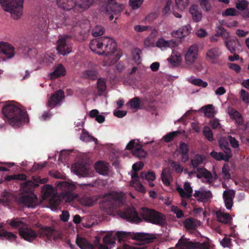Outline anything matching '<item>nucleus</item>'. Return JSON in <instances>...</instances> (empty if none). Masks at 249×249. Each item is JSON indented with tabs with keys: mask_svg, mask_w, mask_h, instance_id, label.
<instances>
[{
	"mask_svg": "<svg viewBox=\"0 0 249 249\" xmlns=\"http://www.w3.org/2000/svg\"><path fill=\"white\" fill-rule=\"evenodd\" d=\"M106 199L108 200L110 209L123 208V210L120 209L118 211V213L121 218L126 219L128 222L138 224L144 221L161 226L166 224L165 215L155 209L146 207H142L138 213L134 207L125 204V197L122 192L110 193Z\"/></svg>",
	"mask_w": 249,
	"mask_h": 249,
	"instance_id": "f257e3e1",
	"label": "nucleus"
},
{
	"mask_svg": "<svg viewBox=\"0 0 249 249\" xmlns=\"http://www.w3.org/2000/svg\"><path fill=\"white\" fill-rule=\"evenodd\" d=\"M90 50L95 53L104 55L105 65L110 66L116 63L121 57V55L117 53V44L115 40L107 36H102L92 39L89 43Z\"/></svg>",
	"mask_w": 249,
	"mask_h": 249,
	"instance_id": "f03ea898",
	"label": "nucleus"
},
{
	"mask_svg": "<svg viewBox=\"0 0 249 249\" xmlns=\"http://www.w3.org/2000/svg\"><path fill=\"white\" fill-rule=\"evenodd\" d=\"M3 119L14 127H18L29 122L27 112L13 104H5L2 108Z\"/></svg>",
	"mask_w": 249,
	"mask_h": 249,
	"instance_id": "7ed1b4c3",
	"label": "nucleus"
},
{
	"mask_svg": "<svg viewBox=\"0 0 249 249\" xmlns=\"http://www.w3.org/2000/svg\"><path fill=\"white\" fill-rule=\"evenodd\" d=\"M131 237L132 239L136 240L145 241L151 242L154 239L153 235L145 233H133L125 231L117 232L110 231L108 233L103 239L104 243L108 246H112L116 243V241H119L127 240Z\"/></svg>",
	"mask_w": 249,
	"mask_h": 249,
	"instance_id": "20e7f679",
	"label": "nucleus"
},
{
	"mask_svg": "<svg viewBox=\"0 0 249 249\" xmlns=\"http://www.w3.org/2000/svg\"><path fill=\"white\" fill-rule=\"evenodd\" d=\"M95 0H56L58 6L64 10L78 14L87 9Z\"/></svg>",
	"mask_w": 249,
	"mask_h": 249,
	"instance_id": "39448f33",
	"label": "nucleus"
},
{
	"mask_svg": "<svg viewBox=\"0 0 249 249\" xmlns=\"http://www.w3.org/2000/svg\"><path fill=\"white\" fill-rule=\"evenodd\" d=\"M24 0H0L3 10L10 12L14 19H18L23 14Z\"/></svg>",
	"mask_w": 249,
	"mask_h": 249,
	"instance_id": "423d86ee",
	"label": "nucleus"
},
{
	"mask_svg": "<svg viewBox=\"0 0 249 249\" xmlns=\"http://www.w3.org/2000/svg\"><path fill=\"white\" fill-rule=\"evenodd\" d=\"M34 227L39 229L37 233L39 237L48 241H56L60 238V234L52 227H43L39 223H35Z\"/></svg>",
	"mask_w": 249,
	"mask_h": 249,
	"instance_id": "0eeeda50",
	"label": "nucleus"
},
{
	"mask_svg": "<svg viewBox=\"0 0 249 249\" xmlns=\"http://www.w3.org/2000/svg\"><path fill=\"white\" fill-rule=\"evenodd\" d=\"M220 148L223 151L225 154L222 152H217L212 151L210 155L217 160H224L225 162H229L230 158L232 156L231 149L229 147V144L228 141L224 140H220L218 142Z\"/></svg>",
	"mask_w": 249,
	"mask_h": 249,
	"instance_id": "6e6552de",
	"label": "nucleus"
},
{
	"mask_svg": "<svg viewBox=\"0 0 249 249\" xmlns=\"http://www.w3.org/2000/svg\"><path fill=\"white\" fill-rule=\"evenodd\" d=\"M75 190L74 185L66 182L64 183L62 186V196L63 199L66 202H71L76 197L77 195L74 192Z\"/></svg>",
	"mask_w": 249,
	"mask_h": 249,
	"instance_id": "1a4fd4ad",
	"label": "nucleus"
},
{
	"mask_svg": "<svg viewBox=\"0 0 249 249\" xmlns=\"http://www.w3.org/2000/svg\"><path fill=\"white\" fill-rule=\"evenodd\" d=\"M18 202L28 208H35L38 204V198L33 193H27L19 197Z\"/></svg>",
	"mask_w": 249,
	"mask_h": 249,
	"instance_id": "9d476101",
	"label": "nucleus"
},
{
	"mask_svg": "<svg viewBox=\"0 0 249 249\" xmlns=\"http://www.w3.org/2000/svg\"><path fill=\"white\" fill-rule=\"evenodd\" d=\"M69 38L68 36H61L59 38L56 49L59 54L64 55L71 52V47Z\"/></svg>",
	"mask_w": 249,
	"mask_h": 249,
	"instance_id": "9b49d317",
	"label": "nucleus"
},
{
	"mask_svg": "<svg viewBox=\"0 0 249 249\" xmlns=\"http://www.w3.org/2000/svg\"><path fill=\"white\" fill-rule=\"evenodd\" d=\"M65 98L64 92L59 89L54 92L50 97L47 106L53 108L58 105H59Z\"/></svg>",
	"mask_w": 249,
	"mask_h": 249,
	"instance_id": "f8f14e48",
	"label": "nucleus"
},
{
	"mask_svg": "<svg viewBox=\"0 0 249 249\" xmlns=\"http://www.w3.org/2000/svg\"><path fill=\"white\" fill-rule=\"evenodd\" d=\"M183 248L187 249H209L210 245L207 242L200 243L199 242H193L187 240L179 239L178 242Z\"/></svg>",
	"mask_w": 249,
	"mask_h": 249,
	"instance_id": "ddd939ff",
	"label": "nucleus"
},
{
	"mask_svg": "<svg viewBox=\"0 0 249 249\" xmlns=\"http://www.w3.org/2000/svg\"><path fill=\"white\" fill-rule=\"evenodd\" d=\"M124 8V5L117 3L116 0H108L104 10L107 14L113 13L114 15H116L120 14Z\"/></svg>",
	"mask_w": 249,
	"mask_h": 249,
	"instance_id": "4468645a",
	"label": "nucleus"
},
{
	"mask_svg": "<svg viewBox=\"0 0 249 249\" xmlns=\"http://www.w3.org/2000/svg\"><path fill=\"white\" fill-rule=\"evenodd\" d=\"M77 245L81 249H95L96 246L100 245V239L99 237H96L94 240V246L90 244L86 238L77 236L76 239Z\"/></svg>",
	"mask_w": 249,
	"mask_h": 249,
	"instance_id": "2eb2a0df",
	"label": "nucleus"
},
{
	"mask_svg": "<svg viewBox=\"0 0 249 249\" xmlns=\"http://www.w3.org/2000/svg\"><path fill=\"white\" fill-rule=\"evenodd\" d=\"M197 171L198 173L196 176L197 177L199 178L201 177L204 178L206 179L205 182L209 184L212 183L214 180L217 179L218 178L215 173H214V176H213L210 171L204 167L197 168Z\"/></svg>",
	"mask_w": 249,
	"mask_h": 249,
	"instance_id": "dca6fc26",
	"label": "nucleus"
},
{
	"mask_svg": "<svg viewBox=\"0 0 249 249\" xmlns=\"http://www.w3.org/2000/svg\"><path fill=\"white\" fill-rule=\"evenodd\" d=\"M20 236L25 240L31 242L39 236L38 234L31 228L26 227L21 228L19 231Z\"/></svg>",
	"mask_w": 249,
	"mask_h": 249,
	"instance_id": "f3484780",
	"label": "nucleus"
},
{
	"mask_svg": "<svg viewBox=\"0 0 249 249\" xmlns=\"http://www.w3.org/2000/svg\"><path fill=\"white\" fill-rule=\"evenodd\" d=\"M222 52L218 47H214L209 49L206 54V57L212 64H216L218 62L219 57Z\"/></svg>",
	"mask_w": 249,
	"mask_h": 249,
	"instance_id": "a211bd4d",
	"label": "nucleus"
},
{
	"mask_svg": "<svg viewBox=\"0 0 249 249\" xmlns=\"http://www.w3.org/2000/svg\"><path fill=\"white\" fill-rule=\"evenodd\" d=\"M193 196L199 202H206L212 197V194L209 190H195Z\"/></svg>",
	"mask_w": 249,
	"mask_h": 249,
	"instance_id": "6ab92c4d",
	"label": "nucleus"
},
{
	"mask_svg": "<svg viewBox=\"0 0 249 249\" xmlns=\"http://www.w3.org/2000/svg\"><path fill=\"white\" fill-rule=\"evenodd\" d=\"M197 52L196 45H193L189 48L185 55V59L188 64H192L195 61L197 58Z\"/></svg>",
	"mask_w": 249,
	"mask_h": 249,
	"instance_id": "aec40b11",
	"label": "nucleus"
},
{
	"mask_svg": "<svg viewBox=\"0 0 249 249\" xmlns=\"http://www.w3.org/2000/svg\"><path fill=\"white\" fill-rule=\"evenodd\" d=\"M0 52L5 54L10 59L14 57L15 54L14 47L9 43L0 42Z\"/></svg>",
	"mask_w": 249,
	"mask_h": 249,
	"instance_id": "412c9836",
	"label": "nucleus"
},
{
	"mask_svg": "<svg viewBox=\"0 0 249 249\" xmlns=\"http://www.w3.org/2000/svg\"><path fill=\"white\" fill-rule=\"evenodd\" d=\"M235 196V192L233 190H226L223 194V198L225 205L228 210H231L233 206V198Z\"/></svg>",
	"mask_w": 249,
	"mask_h": 249,
	"instance_id": "4be33fe9",
	"label": "nucleus"
},
{
	"mask_svg": "<svg viewBox=\"0 0 249 249\" xmlns=\"http://www.w3.org/2000/svg\"><path fill=\"white\" fill-rule=\"evenodd\" d=\"M184 189L177 188V191L182 198H189L192 196L193 189L189 182H186L183 186Z\"/></svg>",
	"mask_w": 249,
	"mask_h": 249,
	"instance_id": "5701e85b",
	"label": "nucleus"
},
{
	"mask_svg": "<svg viewBox=\"0 0 249 249\" xmlns=\"http://www.w3.org/2000/svg\"><path fill=\"white\" fill-rule=\"evenodd\" d=\"M178 45V43L176 41H174L173 40L166 41L163 38L159 39L156 43L157 47L161 49H165L168 47H175Z\"/></svg>",
	"mask_w": 249,
	"mask_h": 249,
	"instance_id": "b1692460",
	"label": "nucleus"
},
{
	"mask_svg": "<svg viewBox=\"0 0 249 249\" xmlns=\"http://www.w3.org/2000/svg\"><path fill=\"white\" fill-rule=\"evenodd\" d=\"M49 20L46 17H40L36 22V31H46L48 29Z\"/></svg>",
	"mask_w": 249,
	"mask_h": 249,
	"instance_id": "393cba45",
	"label": "nucleus"
},
{
	"mask_svg": "<svg viewBox=\"0 0 249 249\" xmlns=\"http://www.w3.org/2000/svg\"><path fill=\"white\" fill-rule=\"evenodd\" d=\"M189 11L194 21L197 22L200 21L202 18V13L197 5H192Z\"/></svg>",
	"mask_w": 249,
	"mask_h": 249,
	"instance_id": "a878e982",
	"label": "nucleus"
},
{
	"mask_svg": "<svg viewBox=\"0 0 249 249\" xmlns=\"http://www.w3.org/2000/svg\"><path fill=\"white\" fill-rule=\"evenodd\" d=\"M95 169L97 173L101 175H107L108 171V163L104 161H98L95 163Z\"/></svg>",
	"mask_w": 249,
	"mask_h": 249,
	"instance_id": "bb28decb",
	"label": "nucleus"
},
{
	"mask_svg": "<svg viewBox=\"0 0 249 249\" xmlns=\"http://www.w3.org/2000/svg\"><path fill=\"white\" fill-rule=\"evenodd\" d=\"M17 236L12 232L2 229H0V240H7L10 242L15 241Z\"/></svg>",
	"mask_w": 249,
	"mask_h": 249,
	"instance_id": "cd10ccee",
	"label": "nucleus"
},
{
	"mask_svg": "<svg viewBox=\"0 0 249 249\" xmlns=\"http://www.w3.org/2000/svg\"><path fill=\"white\" fill-rule=\"evenodd\" d=\"M199 221L192 217L185 219L183 222L184 227L189 230H195L197 228Z\"/></svg>",
	"mask_w": 249,
	"mask_h": 249,
	"instance_id": "c85d7f7f",
	"label": "nucleus"
},
{
	"mask_svg": "<svg viewBox=\"0 0 249 249\" xmlns=\"http://www.w3.org/2000/svg\"><path fill=\"white\" fill-rule=\"evenodd\" d=\"M217 221L224 224H228L232 220V218L228 213H225L221 211L216 212Z\"/></svg>",
	"mask_w": 249,
	"mask_h": 249,
	"instance_id": "c756f323",
	"label": "nucleus"
},
{
	"mask_svg": "<svg viewBox=\"0 0 249 249\" xmlns=\"http://www.w3.org/2000/svg\"><path fill=\"white\" fill-rule=\"evenodd\" d=\"M65 74L66 70L65 68L62 64H58L55 67L54 71L51 74V77L52 79H55Z\"/></svg>",
	"mask_w": 249,
	"mask_h": 249,
	"instance_id": "7c9ffc66",
	"label": "nucleus"
},
{
	"mask_svg": "<svg viewBox=\"0 0 249 249\" xmlns=\"http://www.w3.org/2000/svg\"><path fill=\"white\" fill-rule=\"evenodd\" d=\"M6 222L13 228L18 229L19 231L21 228H24L26 226V224L20 220L18 218L8 220Z\"/></svg>",
	"mask_w": 249,
	"mask_h": 249,
	"instance_id": "2f4dec72",
	"label": "nucleus"
},
{
	"mask_svg": "<svg viewBox=\"0 0 249 249\" xmlns=\"http://www.w3.org/2000/svg\"><path fill=\"white\" fill-rule=\"evenodd\" d=\"M225 44L231 53H234L239 42L236 39H226L225 41Z\"/></svg>",
	"mask_w": 249,
	"mask_h": 249,
	"instance_id": "473e14b6",
	"label": "nucleus"
},
{
	"mask_svg": "<svg viewBox=\"0 0 249 249\" xmlns=\"http://www.w3.org/2000/svg\"><path fill=\"white\" fill-rule=\"evenodd\" d=\"M132 152L134 156L140 159L145 158L147 155L146 152L142 149L141 144H137Z\"/></svg>",
	"mask_w": 249,
	"mask_h": 249,
	"instance_id": "72a5a7b5",
	"label": "nucleus"
},
{
	"mask_svg": "<svg viewBox=\"0 0 249 249\" xmlns=\"http://www.w3.org/2000/svg\"><path fill=\"white\" fill-rule=\"evenodd\" d=\"M201 110H203L205 116L207 117L211 118L214 117V107L213 105L209 104L202 107Z\"/></svg>",
	"mask_w": 249,
	"mask_h": 249,
	"instance_id": "f704fd0d",
	"label": "nucleus"
},
{
	"mask_svg": "<svg viewBox=\"0 0 249 249\" xmlns=\"http://www.w3.org/2000/svg\"><path fill=\"white\" fill-rule=\"evenodd\" d=\"M98 72L94 70H87L83 73L84 78L92 80L96 79L98 77Z\"/></svg>",
	"mask_w": 249,
	"mask_h": 249,
	"instance_id": "c9c22d12",
	"label": "nucleus"
},
{
	"mask_svg": "<svg viewBox=\"0 0 249 249\" xmlns=\"http://www.w3.org/2000/svg\"><path fill=\"white\" fill-rule=\"evenodd\" d=\"M161 179L165 185L169 186L170 184V179H172L169 171L166 169H163L161 174Z\"/></svg>",
	"mask_w": 249,
	"mask_h": 249,
	"instance_id": "e433bc0d",
	"label": "nucleus"
},
{
	"mask_svg": "<svg viewBox=\"0 0 249 249\" xmlns=\"http://www.w3.org/2000/svg\"><path fill=\"white\" fill-rule=\"evenodd\" d=\"M180 55L178 52H173L171 56L167 58L168 61L173 66L178 65L180 62Z\"/></svg>",
	"mask_w": 249,
	"mask_h": 249,
	"instance_id": "4c0bfd02",
	"label": "nucleus"
},
{
	"mask_svg": "<svg viewBox=\"0 0 249 249\" xmlns=\"http://www.w3.org/2000/svg\"><path fill=\"white\" fill-rule=\"evenodd\" d=\"M79 15H76L71 17V20L70 21L71 18L68 16L65 18V22L66 25H70L72 27L77 26L79 25Z\"/></svg>",
	"mask_w": 249,
	"mask_h": 249,
	"instance_id": "58836bf2",
	"label": "nucleus"
},
{
	"mask_svg": "<svg viewBox=\"0 0 249 249\" xmlns=\"http://www.w3.org/2000/svg\"><path fill=\"white\" fill-rule=\"evenodd\" d=\"M140 177L141 178H145L149 181H153L156 179L155 174L152 171H148L147 173L142 172L141 173Z\"/></svg>",
	"mask_w": 249,
	"mask_h": 249,
	"instance_id": "ea45409f",
	"label": "nucleus"
},
{
	"mask_svg": "<svg viewBox=\"0 0 249 249\" xmlns=\"http://www.w3.org/2000/svg\"><path fill=\"white\" fill-rule=\"evenodd\" d=\"M203 160L202 156L200 154H196L193 159L191 160V164L194 169L197 170L198 166Z\"/></svg>",
	"mask_w": 249,
	"mask_h": 249,
	"instance_id": "a19ab883",
	"label": "nucleus"
},
{
	"mask_svg": "<svg viewBox=\"0 0 249 249\" xmlns=\"http://www.w3.org/2000/svg\"><path fill=\"white\" fill-rule=\"evenodd\" d=\"M34 186V183L32 181L29 180L24 182L22 184L21 188L25 192L32 193Z\"/></svg>",
	"mask_w": 249,
	"mask_h": 249,
	"instance_id": "79ce46f5",
	"label": "nucleus"
},
{
	"mask_svg": "<svg viewBox=\"0 0 249 249\" xmlns=\"http://www.w3.org/2000/svg\"><path fill=\"white\" fill-rule=\"evenodd\" d=\"M27 176L23 174H19L17 175H13L7 176L5 177V179L6 181H11L12 180H25L26 179Z\"/></svg>",
	"mask_w": 249,
	"mask_h": 249,
	"instance_id": "37998d69",
	"label": "nucleus"
},
{
	"mask_svg": "<svg viewBox=\"0 0 249 249\" xmlns=\"http://www.w3.org/2000/svg\"><path fill=\"white\" fill-rule=\"evenodd\" d=\"M80 139L84 142H89V141H94L97 142V139L91 136H90L89 132L86 131L85 129L82 130V133L80 136Z\"/></svg>",
	"mask_w": 249,
	"mask_h": 249,
	"instance_id": "c03bdc74",
	"label": "nucleus"
},
{
	"mask_svg": "<svg viewBox=\"0 0 249 249\" xmlns=\"http://www.w3.org/2000/svg\"><path fill=\"white\" fill-rule=\"evenodd\" d=\"M128 104L132 108L138 109L140 108V98L139 97H135L132 98L129 100Z\"/></svg>",
	"mask_w": 249,
	"mask_h": 249,
	"instance_id": "a18cd8bd",
	"label": "nucleus"
},
{
	"mask_svg": "<svg viewBox=\"0 0 249 249\" xmlns=\"http://www.w3.org/2000/svg\"><path fill=\"white\" fill-rule=\"evenodd\" d=\"M93 198L90 196H84L80 199V203L86 206H91L94 204Z\"/></svg>",
	"mask_w": 249,
	"mask_h": 249,
	"instance_id": "49530a36",
	"label": "nucleus"
},
{
	"mask_svg": "<svg viewBox=\"0 0 249 249\" xmlns=\"http://www.w3.org/2000/svg\"><path fill=\"white\" fill-rule=\"evenodd\" d=\"M200 6L202 9L206 12L210 11L212 9L210 0H198Z\"/></svg>",
	"mask_w": 249,
	"mask_h": 249,
	"instance_id": "de8ad7c7",
	"label": "nucleus"
},
{
	"mask_svg": "<svg viewBox=\"0 0 249 249\" xmlns=\"http://www.w3.org/2000/svg\"><path fill=\"white\" fill-rule=\"evenodd\" d=\"M180 134V132L179 131H173L167 134L163 137V139L165 142H171L175 137Z\"/></svg>",
	"mask_w": 249,
	"mask_h": 249,
	"instance_id": "09e8293b",
	"label": "nucleus"
},
{
	"mask_svg": "<svg viewBox=\"0 0 249 249\" xmlns=\"http://www.w3.org/2000/svg\"><path fill=\"white\" fill-rule=\"evenodd\" d=\"M203 133L204 136L208 140V141L209 142H212L213 140V133L209 127L207 126H205Z\"/></svg>",
	"mask_w": 249,
	"mask_h": 249,
	"instance_id": "8fccbe9b",
	"label": "nucleus"
},
{
	"mask_svg": "<svg viewBox=\"0 0 249 249\" xmlns=\"http://www.w3.org/2000/svg\"><path fill=\"white\" fill-rule=\"evenodd\" d=\"M169 164L170 165L171 167L174 169L176 173H180L182 172L183 167L179 163L170 160H169Z\"/></svg>",
	"mask_w": 249,
	"mask_h": 249,
	"instance_id": "3c124183",
	"label": "nucleus"
},
{
	"mask_svg": "<svg viewBox=\"0 0 249 249\" xmlns=\"http://www.w3.org/2000/svg\"><path fill=\"white\" fill-rule=\"evenodd\" d=\"M249 2L246 0H239L236 3V8L240 11H243L248 6Z\"/></svg>",
	"mask_w": 249,
	"mask_h": 249,
	"instance_id": "603ef678",
	"label": "nucleus"
},
{
	"mask_svg": "<svg viewBox=\"0 0 249 249\" xmlns=\"http://www.w3.org/2000/svg\"><path fill=\"white\" fill-rule=\"evenodd\" d=\"M189 0H176V4L178 9L183 10L186 9L189 4Z\"/></svg>",
	"mask_w": 249,
	"mask_h": 249,
	"instance_id": "864d4df0",
	"label": "nucleus"
},
{
	"mask_svg": "<svg viewBox=\"0 0 249 249\" xmlns=\"http://www.w3.org/2000/svg\"><path fill=\"white\" fill-rule=\"evenodd\" d=\"M216 36H222L223 38H226L229 36L228 33L226 30L222 26H218L216 28Z\"/></svg>",
	"mask_w": 249,
	"mask_h": 249,
	"instance_id": "5fc2aeb1",
	"label": "nucleus"
},
{
	"mask_svg": "<svg viewBox=\"0 0 249 249\" xmlns=\"http://www.w3.org/2000/svg\"><path fill=\"white\" fill-rule=\"evenodd\" d=\"M97 87L99 91L104 92L106 89V84L105 80L101 78H99L97 82Z\"/></svg>",
	"mask_w": 249,
	"mask_h": 249,
	"instance_id": "6e6d98bb",
	"label": "nucleus"
},
{
	"mask_svg": "<svg viewBox=\"0 0 249 249\" xmlns=\"http://www.w3.org/2000/svg\"><path fill=\"white\" fill-rule=\"evenodd\" d=\"M104 32L103 27L100 26H96L92 31V35L94 37H97L102 36Z\"/></svg>",
	"mask_w": 249,
	"mask_h": 249,
	"instance_id": "4d7b16f0",
	"label": "nucleus"
},
{
	"mask_svg": "<svg viewBox=\"0 0 249 249\" xmlns=\"http://www.w3.org/2000/svg\"><path fill=\"white\" fill-rule=\"evenodd\" d=\"M179 153L180 154L189 153V146L187 143L181 142L179 146Z\"/></svg>",
	"mask_w": 249,
	"mask_h": 249,
	"instance_id": "13d9d810",
	"label": "nucleus"
},
{
	"mask_svg": "<svg viewBox=\"0 0 249 249\" xmlns=\"http://www.w3.org/2000/svg\"><path fill=\"white\" fill-rule=\"evenodd\" d=\"M171 210L175 214H176V216L178 218H180L184 216L183 212L179 209V208L176 206H173L171 207Z\"/></svg>",
	"mask_w": 249,
	"mask_h": 249,
	"instance_id": "bf43d9fd",
	"label": "nucleus"
},
{
	"mask_svg": "<svg viewBox=\"0 0 249 249\" xmlns=\"http://www.w3.org/2000/svg\"><path fill=\"white\" fill-rule=\"evenodd\" d=\"M144 0H129V4L133 9L139 8L142 4Z\"/></svg>",
	"mask_w": 249,
	"mask_h": 249,
	"instance_id": "052dcab7",
	"label": "nucleus"
},
{
	"mask_svg": "<svg viewBox=\"0 0 249 249\" xmlns=\"http://www.w3.org/2000/svg\"><path fill=\"white\" fill-rule=\"evenodd\" d=\"M191 83L193 85L202 88H206L208 86V83L206 82L203 81L202 79L199 78H196L191 81Z\"/></svg>",
	"mask_w": 249,
	"mask_h": 249,
	"instance_id": "680f3d73",
	"label": "nucleus"
},
{
	"mask_svg": "<svg viewBox=\"0 0 249 249\" xmlns=\"http://www.w3.org/2000/svg\"><path fill=\"white\" fill-rule=\"evenodd\" d=\"M133 186L139 192H141L142 193H145L146 192L145 188L140 182V180H136V181L135 182L133 183Z\"/></svg>",
	"mask_w": 249,
	"mask_h": 249,
	"instance_id": "e2e57ef3",
	"label": "nucleus"
},
{
	"mask_svg": "<svg viewBox=\"0 0 249 249\" xmlns=\"http://www.w3.org/2000/svg\"><path fill=\"white\" fill-rule=\"evenodd\" d=\"M228 114L232 120H236L241 114L233 108H231L228 111Z\"/></svg>",
	"mask_w": 249,
	"mask_h": 249,
	"instance_id": "0e129e2a",
	"label": "nucleus"
},
{
	"mask_svg": "<svg viewBox=\"0 0 249 249\" xmlns=\"http://www.w3.org/2000/svg\"><path fill=\"white\" fill-rule=\"evenodd\" d=\"M236 14V10L233 8H229L227 9L222 13L223 16H234Z\"/></svg>",
	"mask_w": 249,
	"mask_h": 249,
	"instance_id": "69168bd1",
	"label": "nucleus"
},
{
	"mask_svg": "<svg viewBox=\"0 0 249 249\" xmlns=\"http://www.w3.org/2000/svg\"><path fill=\"white\" fill-rule=\"evenodd\" d=\"M228 140L231 144V145L234 148H238L239 147V142L237 140L235 139V138L232 137L231 136H229L228 137Z\"/></svg>",
	"mask_w": 249,
	"mask_h": 249,
	"instance_id": "338daca9",
	"label": "nucleus"
},
{
	"mask_svg": "<svg viewBox=\"0 0 249 249\" xmlns=\"http://www.w3.org/2000/svg\"><path fill=\"white\" fill-rule=\"evenodd\" d=\"M241 97L242 98V101L246 103H249V93L247 92L244 89H241Z\"/></svg>",
	"mask_w": 249,
	"mask_h": 249,
	"instance_id": "774afa93",
	"label": "nucleus"
}]
</instances>
